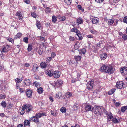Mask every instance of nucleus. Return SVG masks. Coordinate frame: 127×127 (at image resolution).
Here are the masks:
<instances>
[{
	"instance_id": "nucleus-1",
	"label": "nucleus",
	"mask_w": 127,
	"mask_h": 127,
	"mask_svg": "<svg viewBox=\"0 0 127 127\" xmlns=\"http://www.w3.org/2000/svg\"><path fill=\"white\" fill-rule=\"evenodd\" d=\"M115 70V68L112 65H103L100 67V71L105 73H107L109 74L113 73Z\"/></svg>"
},
{
	"instance_id": "nucleus-2",
	"label": "nucleus",
	"mask_w": 127,
	"mask_h": 127,
	"mask_svg": "<svg viewBox=\"0 0 127 127\" xmlns=\"http://www.w3.org/2000/svg\"><path fill=\"white\" fill-rule=\"evenodd\" d=\"M94 111L95 114H96L97 115H102L103 113L105 114H107V112L106 109L100 106L96 107L94 109Z\"/></svg>"
},
{
	"instance_id": "nucleus-3",
	"label": "nucleus",
	"mask_w": 127,
	"mask_h": 127,
	"mask_svg": "<svg viewBox=\"0 0 127 127\" xmlns=\"http://www.w3.org/2000/svg\"><path fill=\"white\" fill-rule=\"evenodd\" d=\"M23 107L26 110V111L27 113H30L32 109V106L30 104H25L23 106Z\"/></svg>"
},
{
	"instance_id": "nucleus-4",
	"label": "nucleus",
	"mask_w": 127,
	"mask_h": 127,
	"mask_svg": "<svg viewBox=\"0 0 127 127\" xmlns=\"http://www.w3.org/2000/svg\"><path fill=\"white\" fill-rule=\"evenodd\" d=\"M94 84V82L91 81L89 82L87 84V89L89 91H92L93 90V85Z\"/></svg>"
},
{
	"instance_id": "nucleus-5",
	"label": "nucleus",
	"mask_w": 127,
	"mask_h": 127,
	"mask_svg": "<svg viewBox=\"0 0 127 127\" xmlns=\"http://www.w3.org/2000/svg\"><path fill=\"white\" fill-rule=\"evenodd\" d=\"M30 80L28 79H25L23 82L22 86L23 87H25L26 86H29L30 85Z\"/></svg>"
},
{
	"instance_id": "nucleus-6",
	"label": "nucleus",
	"mask_w": 127,
	"mask_h": 127,
	"mask_svg": "<svg viewBox=\"0 0 127 127\" xmlns=\"http://www.w3.org/2000/svg\"><path fill=\"white\" fill-rule=\"evenodd\" d=\"M124 84L122 81L118 82L116 83V87L118 89H122L123 87Z\"/></svg>"
},
{
	"instance_id": "nucleus-7",
	"label": "nucleus",
	"mask_w": 127,
	"mask_h": 127,
	"mask_svg": "<svg viewBox=\"0 0 127 127\" xmlns=\"http://www.w3.org/2000/svg\"><path fill=\"white\" fill-rule=\"evenodd\" d=\"M26 94L27 96L29 98L32 97V91L29 89H27L26 91Z\"/></svg>"
},
{
	"instance_id": "nucleus-8",
	"label": "nucleus",
	"mask_w": 127,
	"mask_h": 127,
	"mask_svg": "<svg viewBox=\"0 0 127 127\" xmlns=\"http://www.w3.org/2000/svg\"><path fill=\"white\" fill-rule=\"evenodd\" d=\"M85 108L87 111H92L93 110V106L91 105L87 104L85 106Z\"/></svg>"
},
{
	"instance_id": "nucleus-9",
	"label": "nucleus",
	"mask_w": 127,
	"mask_h": 127,
	"mask_svg": "<svg viewBox=\"0 0 127 127\" xmlns=\"http://www.w3.org/2000/svg\"><path fill=\"white\" fill-rule=\"evenodd\" d=\"M10 49V47L9 45H4L3 47L2 51L3 52H7Z\"/></svg>"
},
{
	"instance_id": "nucleus-10",
	"label": "nucleus",
	"mask_w": 127,
	"mask_h": 127,
	"mask_svg": "<svg viewBox=\"0 0 127 127\" xmlns=\"http://www.w3.org/2000/svg\"><path fill=\"white\" fill-rule=\"evenodd\" d=\"M60 72L55 71L53 72L54 77L56 78H58L60 77Z\"/></svg>"
},
{
	"instance_id": "nucleus-11",
	"label": "nucleus",
	"mask_w": 127,
	"mask_h": 127,
	"mask_svg": "<svg viewBox=\"0 0 127 127\" xmlns=\"http://www.w3.org/2000/svg\"><path fill=\"white\" fill-rule=\"evenodd\" d=\"M29 121L31 122H34L35 123L39 122V120L35 116H32L30 118Z\"/></svg>"
},
{
	"instance_id": "nucleus-12",
	"label": "nucleus",
	"mask_w": 127,
	"mask_h": 127,
	"mask_svg": "<svg viewBox=\"0 0 127 127\" xmlns=\"http://www.w3.org/2000/svg\"><path fill=\"white\" fill-rule=\"evenodd\" d=\"M16 15L18 16L20 20H22L23 17V16L21 13V12L20 11H17L16 13Z\"/></svg>"
},
{
	"instance_id": "nucleus-13",
	"label": "nucleus",
	"mask_w": 127,
	"mask_h": 127,
	"mask_svg": "<svg viewBox=\"0 0 127 127\" xmlns=\"http://www.w3.org/2000/svg\"><path fill=\"white\" fill-rule=\"evenodd\" d=\"M121 72L123 75H125L127 73V68L126 67H124L122 68H121Z\"/></svg>"
},
{
	"instance_id": "nucleus-14",
	"label": "nucleus",
	"mask_w": 127,
	"mask_h": 127,
	"mask_svg": "<svg viewBox=\"0 0 127 127\" xmlns=\"http://www.w3.org/2000/svg\"><path fill=\"white\" fill-rule=\"evenodd\" d=\"M106 115H107V118L108 121H110L113 120V116L111 112H109L108 113L107 112V114Z\"/></svg>"
},
{
	"instance_id": "nucleus-15",
	"label": "nucleus",
	"mask_w": 127,
	"mask_h": 127,
	"mask_svg": "<svg viewBox=\"0 0 127 127\" xmlns=\"http://www.w3.org/2000/svg\"><path fill=\"white\" fill-rule=\"evenodd\" d=\"M54 71L53 70H49L46 72V74L50 77H51L53 75Z\"/></svg>"
},
{
	"instance_id": "nucleus-16",
	"label": "nucleus",
	"mask_w": 127,
	"mask_h": 127,
	"mask_svg": "<svg viewBox=\"0 0 127 127\" xmlns=\"http://www.w3.org/2000/svg\"><path fill=\"white\" fill-rule=\"evenodd\" d=\"M99 22V19L97 17H94L92 18V22L93 24L97 23Z\"/></svg>"
},
{
	"instance_id": "nucleus-17",
	"label": "nucleus",
	"mask_w": 127,
	"mask_h": 127,
	"mask_svg": "<svg viewBox=\"0 0 127 127\" xmlns=\"http://www.w3.org/2000/svg\"><path fill=\"white\" fill-rule=\"evenodd\" d=\"M40 65L42 68H45L47 66V63L45 62H42L40 64Z\"/></svg>"
},
{
	"instance_id": "nucleus-18",
	"label": "nucleus",
	"mask_w": 127,
	"mask_h": 127,
	"mask_svg": "<svg viewBox=\"0 0 127 127\" xmlns=\"http://www.w3.org/2000/svg\"><path fill=\"white\" fill-rule=\"evenodd\" d=\"M38 66L37 64H35L33 66L32 70L34 72H36L38 71Z\"/></svg>"
},
{
	"instance_id": "nucleus-19",
	"label": "nucleus",
	"mask_w": 127,
	"mask_h": 127,
	"mask_svg": "<svg viewBox=\"0 0 127 127\" xmlns=\"http://www.w3.org/2000/svg\"><path fill=\"white\" fill-rule=\"evenodd\" d=\"M71 32H76V34L78 33H80V32L76 28L74 27L71 30Z\"/></svg>"
},
{
	"instance_id": "nucleus-20",
	"label": "nucleus",
	"mask_w": 127,
	"mask_h": 127,
	"mask_svg": "<svg viewBox=\"0 0 127 127\" xmlns=\"http://www.w3.org/2000/svg\"><path fill=\"white\" fill-rule=\"evenodd\" d=\"M30 121H29L28 120H26L24 122V127H26V126L27 125L30 126Z\"/></svg>"
},
{
	"instance_id": "nucleus-21",
	"label": "nucleus",
	"mask_w": 127,
	"mask_h": 127,
	"mask_svg": "<svg viewBox=\"0 0 127 127\" xmlns=\"http://www.w3.org/2000/svg\"><path fill=\"white\" fill-rule=\"evenodd\" d=\"M83 19L81 18H79L77 20V22L78 24H82L83 23Z\"/></svg>"
},
{
	"instance_id": "nucleus-22",
	"label": "nucleus",
	"mask_w": 127,
	"mask_h": 127,
	"mask_svg": "<svg viewBox=\"0 0 127 127\" xmlns=\"http://www.w3.org/2000/svg\"><path fill=\"white\" fill-rule=\"evenodd\" d=\"M22 80L23 79L22 78L20 79L17 78L15 79V82L17 83H20L22 81Z\"/></svg>"
},
{
	"instance_id": "nucleus-23",
	"label": "nucleus",
	"mask_w": 127,
	"mask_h": 127,
	"mask_svg": "<svg viewBox=\"0 0 127 127\" xmlns=\"http://www.w3.org/2000/svg\"><path fill=\"white\" fill-rule=\"evenodd\" d=\"M22 35V34L20 33H18L17 34L15 35L14 37V39H16L17 38H20Z\"/></svg>"
},
{
	"instance_id": "nucleus-24",
	"label": "nucleus",
	"mask_w": 127,
	"mask_h": 127,
	"mask_svg": "<svg viewBox=\"0 0 127 127\" xmlns=\"http://www.w3.org/2000/svg\"><path fill=\"white\" fill-rule=\"evenodd\" d=\"M72 94L71 93L68 92L66 93L65 94V96L67 97L70 98L72 96Z\"/></svg>"
},
{
	"instance_id": "nucleus-25",
	"label": "nucleus",
	"mask_w": 127,
	"mask_h": 127,
	"mask_svg": "<svg viewBox=\"0 0 127 127\" xmlns=\"http://www.w3.org/2000/svg\"><path fill=\"white\" fill-rule=\"evenodd\" d=\"M107 21L108 25H112L114 22V21L112 19H108Z\"/></svg>"
},
{
	"instance_id": "nucleus-26",
	"label": "nucleus",
	"mask_w": 127,
	"mask_h": 127,
	"mask_svg": "<svg viewBox=\"0 0 127 127\" xmlns=\"http://www.w3.org/2000/svg\"><path fill=\"white\" fill-rule=\"evenodd\" d=\"M116 89L115 88L112 89L110 90L108 92V94L109 95H111L115 91Z\"/></svg>"
},
{
	"instance_id": "nucleus-27",
	"label": "nucleus",
	"mask_w": 127,
	"mask_h": 127,
	"mask_svg": "<svg viewBox=\"0 0 127 127\" xmlns=\"http://www.w3.org/2000/svg\"><path fill=\"white\" fill-rule=\"evenodd\" d=\"M1 105L4 108H5L6 107V103L5 101H2L0 103Z\"/></svg>"
},
{
	"instance_id": "nucleus-28",
	"label": "nucleus",
	"mask_w": 127,
	"mask_h": 127,
	"mask_svg": "<svg viewBox=\"0 0 127 127\" xmlns=\"http://www.w3.org/2000/svg\"><path fill=\"white\" fill-rule=\"evenodd\" d=\"M80 43L79 42H77L74 46V48L75 49H77L79 48L80 47Z\"/></svg>"
},
{
	"instance_id": "nucleus-29",
	"label": "nucleus",
	"mask_w": 127,
	"mask_h": 127,
	"mask_svg": "<svg viewBox=\"0 0 127 127\" xmlns=\"http://www.w3.org/2000/svg\"><path fill=\"white\" fill-rule=\"evenodd\" d=\"M36 25L38 29H40V23L39 21H36Z\"/></svg>"
},
{
	"instance_id": "nucleus-30",
	"label": "nucleus",
	"mask_w": 127,
	"mask_h": 127,
	"mask_svg": "<svg viewBox=\"0 0 127 127\" xmlns=\"http://www.w3.org/2000/svg\"><path fill=\"white\" fill-rule=\"evenodd\" d=\"M127 109V106L122 107L121 108V111L123 112H124L125 110Z\"/></svg>"
},
{
	"instance_id": "nucleus-31",
	"label": "nucleus",
	"mask_w": 127,
	"mask_h": 127,
	"mask_svg": "<svg viewBox=\"0 0 127 127\" xmlns=\"http://www.w3.org/2000/svg\"><path fill=\"white\" fill-rule=\"evenodd\" d=\"M86 51V50L85 49H83L80 51L79 53L81 55L84 54L85 53Z\"/></svg>"
},
{
	"instance_id": "nucleus-32",
	"label": "nucleus",
	"mask_w": 127,
	"mask_h": 127,
	"mask_svg": "<svg viewBox=\"0 0 127 127\" xmlns=\"http://www.w3.org/2000/svg\"><path fill=\"white\" fill-rule=\"evenodd\" d=\"M57 83L59 85H61L63 83V81L59 79L57 80Z\"/></svg>"
},
{
	"instance_id": "nucleus-33",
	"label": "nucleus",
	"mask_w": 127,
	"mask_h": 127,
	"mask_svg": "<svg viewBox=\"0 0 127 127\" xmlns=\"http://www.w3.org/2000/svg\"><path fill=\"white\" fill-rule=\"evenodd\" d=\"M32 44H29L28 45V47L27 49L28 51H30L32 50Z\"/></svg>"
},
{
	"instance_id": "nucleus-34",
	"label": "nucleus",
	"mask_w": 127,
	"mask_h": 127,
	"mask_svg": "<svg viewBox=\"0 0 127 127\" xmlns=\"http://www.w3.org/2000/svg\"><path fill=\"white\" fill-rule=\"evenodd\" d=\"M81 56H75L74 59L76 61H80L81 60Z\"/></svg>"
},
{
	"instance_id": "nucleus-35",
	"label": "nucleus",
	"mask_w": 127,
	"mask_h": 127,
	"mask_svg": "<svg viewBox=\"0 0 127 127\" xmlns=\"http://www.w3.org/2000/svg\"><path fill=\"white\" fill-rule=\"evenodd\" d=\"M6 97V95L4 94L0 95V99H4Z\"/></svg>"
},
{
	"instance_id": "nucleus-36",
	"label": "nucleus",
	"mask_w": 127,
	"mask_h": 127,
	"mask_svg": "<svg viewBox=\"0 0 127 127\" xmlns=\"http://www.w3.org/2000/svg\"><path fill=\"white\" fill-rule=\"evenodd\" d=\"M43 89L41 87H40L37 89V92L39 94H41L43 92Z\"/></svg>"
},
{
	"instance_id": "nucleus-37",
	"label": "nucleus",
	"mask_w": 127,
	"mask_h": 127,
	"mask_svg": "<svg viewBox=\"0 0 127 127\" xmlns=\"http://www.w3.org/2000/svg\"><path fill=\"white\" fill-rule=\"evenodd\" d=\"M60 111L62 113H65L66 112V109L65 107H62L61 108Z\"/></svg>"
},
{
	"instance_id": "nucleus-38",
	"label": "nucleus",
	"mask_w": 127,
	"mask_h": 127,
	"mask_svg": "<svg viewBox=\"0 0 127 127\" xmlns=\"http://www.w3.org/2000/svg\"><path fill=\"white\" fill-rule=\"evenodd\" d=\"M35 116L36 117V118H38V119L42 117L41 113H36L35 115Z\"/></svg>"
},
{
	"instance_id": "nucleus-39",
	"label": "nucleus",
	"mask_w": 127,
	"mask_h": 127,
	"mask_svg": "<svg viewBox=\"0 0 127 127\" xmlns=\"http://www.w3.org/2000/svg\"><path fill=\"white\" fill-rule=\"evenodd\" d=\"M52 22L54 23H55L56 21L57 20V17L53 15L52 16Z\"/></svg>"
},
{
	"instance_id": "nucleus-40",
	"label": "nucleus",
	"mask_w": 127,
	"mask_h": 127,
	"mask_svg": "<svg viewBox=\"0 0 127 127\" xmlns=\"http://www.w3.org/2000/svg\"><path fill=\"white\" fill-rule=\"evenodd\" d=\"M22 110L20 112V114L21 115H23L24 114V113L25 112V108H24V107H23V106H22Z\"/></svg>"
},
{
	"instance_id": "nucleus-41",
	"label": "nucleus",
	"mask_w": 127,
	"mask_h": 127,
	"mask_svg": "<svg viewBox=\"0 0 127 127\" xmlns=\"http://www.w3.org/2000/svg\"><path fill=\"white\" fill-rule=\"evenodd\" d=\"M77 35L79 39V40H81L83 38L82 37L80 33H78L77 34Z\"/></svg>"
},
{
	"instance_id": "nucleus-42",
	"label": "nucleus",
	"mask_w": 127,
	"mask_h": 127,
	"mask_svg": "<svg viewBox=\"0 0 127 127\" xmlns=\"http://www.w3.org/2000/svg\"><path fill=\"white\" fill-rule=\"evenodd\" d=\"M56 97L58 98H59L62 96V93L61 92L59 93L56 94Z\"/></svg>"
},
{
	"instance_id": "nucleus-43",
	"label": "nucleus",
	"mask_w": 127,
	"mask_h": 127,
	"mask_svg": "<svg viewBox=\"0 0 127 127\" xmlns=\"http://www.w3.org/2000/svg\"><path fill=\"white\" fill-rule=\"evenodd\" d=\"M64 2L67 4H70L71 2V0H64Z\"/></svg>"
},
{
	"instance_id": "nucleus-44",
	"label": "nucleus",
	"mask_w": 127,
	"mask_h": 127,
	"mask_svg": "<svg viewBox=\"0 0 127 127\" xmlns=\"http://www.w3.org/2000/svg\"><path fill=\"white\" fill-rule=\"evenodd\" d=\"M28 38L27 37H25L23 39V41L25 42L26 43H28Z\"/></svg>"
},
{
	"instance_id": "nucleus-45",
	"label": "nucleus",
	"mask_w": 127,
	"mask_h": 127,
	"mask_svg": "<svg viewBox=\"0 0 127 127\" xmlns=\"http://www.w3.org/2000/svg\"><path fill=\"white\" fill-rule=\"evenodd\" d=\"M77 7L79 10H81L82 11H84V9L82 8V6L81 5H78Z\"/></svg>"
},
{
	"instance_id": "nucleus-46",
	"label": "nucleus",
	"mask_w": 127,
	"mask_h": 127,
	"mask_svg": "<svg viewBox=\"0 0 127 127\" xmlns=\"http://www.w3.org/2000/svg\"><path fill=\"white\" fill-rule=\"evenodd\" d=\"M112 120L113 122L114 123H117L119 122L118 120L116 118H113Z\"/></svg>"
},
{
	"instance_id": "nucleus-47",
	"label": "nucleus",
	"mask_w": 127,
	"mask_h": 127,
	"mask_svg": "<svg viewBox=\"0 0 127 127\" xmlns=\"http://www.w3.org/2000/svg\"><path fill=\"white\" fill-rule=\"evenodd\" d=\"M7 39L8 41L11 42L12 43H14V40L12 38H8Z\"/></svg>"
},
{
	"instance_id": "nucleus-48",
	"label": "nucleus",
	"mask_w": 127,
	"mask_h": 127,
	"mask_svg": "<svg viewBox=\"0 0 127 127\" xmlns=\"http://www.w3.org/2000/svg\"><path fill=\"white\" fill-rule=\"evenodd\" d=\"M31 15L32 17L34 18H35L36 16V13L33 12H31Z\"/></svg>"
},
{
	"instance_id": "nucleus-49",
	"label": "nucleus",
	"mask_w": 127,
	"mask_h": 127,
	"mask_svg": "<svg viewBox=\"0 0 127 127\" xmlns=\"http://www.w3.org/2000/svg\"><path fill=\"white\" fill-rule=\"evenodd\" d=\"M45 12L46 13H49L50 12V10L49 7H47L46 8L45 10Z\"/></svg>"
},
{
	"instance_id": "nucleus-50",
	"label": "nucleus",
	"mask_w": 127,
	"mask_h": 127,
	"mask_svg": "<svg viewBox=\"0 0 127 127\" xmlns=\"http://www.w3.org/2000/svg\"><path fill=\"white\" fill-rule=\"evenodd\" d=\"M50 112L51 114H52L53 116H56V115L55 111H52V110H51V111Z\"/></svg>"
},
{
	"instance_id": "nucleus-51",
	"label": "nucleus",
	"mask_w": 127,
	"mask_h": 127,
	"mask_svg": "<svg viewBox=\"0 0 127 127\" xmlns=\"http://www.w3.org/2000/svg\"><path fill=\"white\" fill-rule=\"evenodd\" d=\"M20 91L21 93H22L25 92V91L24 89L23 88H20Z\"/></svg>"
},
{
	"instance_id": "nucleus-52",
	"label": "nucleus",
	"mask_w": 127,
	"mask_h": 127,
	"mask_svg": "<svg viewBox=\"0 0 127 127\" xmlns=\"http://www.w3.org/2000/svg\"><path fill=\"white\" fill-rule=\"evenodd\" d=\"M90 32L92 34H95L96 32V31L94 29L91 30Z\"/></svg>"
},
{
	"instance_id": "nucleus-53",
	"label": "nucleus",
	"mask_w": 127,
	"mask_h": 127,
	"mask_svg": "<svg viewBox=\"0 0 127 127\" xmlns=\"http://www.w3.org/2000/svg\"><path fill=\"white\" fill-rule=\"evenodd\" d=\"M69 39L70 40L73 41L74 40L75 38L74 37L70 36L69 37Z\"/></svg>"
},
{
	"instance_id": "nucleus-54",
	"label": "nucleus",
	"mask_w": 127,
	"mask_h": 127,
	"mask_svg": "<svg viewBox=\"0 0 127 127\" xmlns=\"http://www.w3.org/2000/svg\"><path fill=\"white\" fill-rule=\"evenodd\" d=\"M122 38L124 40H126L127 39V35L126 34H124L122 36Z\"/></svg>"
},
{
	"instance_id": "nucleus-55",
	"label": "nucleus",
	"mask_w": 127,
	"mask_h": 127,
	"mask_svg": "<svg viewBox=\"0 0 127 127\" xmlns=\"http://www.w3.org/2000/svg\"><path fill=\"white\" fill-rule=\"evenodd\" d=\"M123 22L124 23H127V16L125 17L124 18Z\"/></svg>"
},
{
	"instance_id": "nucleus-56",
	"label": "nucleus",
	"mask_w": 127,
	"mask_h": 127,
	"mask_svg": "<svg viewBox=\"0 0 127 127\" xmlns=\"http://www.w3.org/2000/svg\"><path fill=\"white\" fill-rule=\"evenodd\" d=\"M39 84V83L35 81L33 83V85H34L36 87H37Z\"/></svg>"
},
{
	"instance_id": "nucleus-57",
	"label": "nucleus",
	"mask_w": 127,
	"mask_h": 127,
	"mask_svg": "<svg viewBox=\"0 0 127 127\" xmlns=\"http://www.w3.org/2000/svg\"><path fill=\"white\" fill-rule=\"evenodd\" d=\"M120 105V104L119 102H116L115 104V106L117 107H119Z\"/></svg>"
},
{
	"instance_id": "nucleus-58",
	"label": "nucleus",
	"mask_w": 127,
	"mask_h": 127,
	"mask_svg": "<svg viewBox=\"0 0 127 127\" xmlns=\"http://www.w3.org/2000/svg\"><path fill=\"white\" fill-rule=\"evenodd\" d=\"M107 56H100V58L101 60H104L106 58Z\"/></svg>"
},
{
	"instance_id": "nucleus-59",
	"label": "nucleus",
	"mask_w": 127,
	"mask_h": 127,
	"mask_svg": "<svg viewBox=\"0 0 127 127\" xmlns=\"http://www.w3.org/2000/svg\"><path fill=\"white\" fill-rule=\"evenodd\" d=\"M95 1L98 3H100L103 2V0H95Z\"/></svg>"
},
{
	"instance_id": "nucleus-60",
	"label": "nucleus",
	"mask_w": 127,
	"mask_h": 127,
	"mask_svg": "<svg viewBox=\"0 0 127 127\" xmlns=\"http://www.w3.org/2000/svg\"><path fill=\"white\" fill-rule=\"evenodd\" d=\"M34 77L37 80H38L39 79V76H38L37 75H35L34 76Z\"/></svg>"
},
{
	"instance_id": "nucleus-61",
	"label": "nucleus",
	"mask_w": 127,
	"mask_h": 127,
	"mask_svg": "<svg viewBox=\"0 0 127 127\" xmlns=\"http://www.w3.org/2000/svg\"><path fill=\"white\" fill-rule=\"evenodd\" d=\"M20 88V86L18 84L16 83V89H18Z\"/></svg>"
},
{
	"instance_id": "nucleus-62",
	"label": "nucleus",
	"mask_w": 127,
	"mask_h": 127,
	"mask_svg": "<svg viewBox=\"0 0 127 127\" xmlns=\"http://www.w3.org/2000/svg\"><path fill=\"white\" fill-rule=\"evenodd\" d=\"M66 18L65 17H63L62 18H61L60 19V20L61 21H63L65 20Z\"/></svg>"
},
{
	"instance_id": "nucleus-63",
	"label": "nucleus",
	"mask_w": 127,
	"mask_h": 127,
	"mask_svg": "<svg viewBox=\"0 0 127 127\" xmlns=\"http://www.w3.org/2000/svg\"><path fill=\"white\" fill-rule=\"evenodd\" d=\"M119 21V20H117L115 21V23H114L113 25V26L116 25L118 24V22Z\"/></svg>"
},
{
	"instance_id": "nucleus-64",
	"label": "nucleus",
	"mask_w": 127,
	"mask_h": 127,
	"mask_svg": "<svg viewBox=\"0 0 127 127\" xmlns=\"http://www.w3.org/2000/svg\"><path fill=\"white\" fill-rule=\"evenodd\" d=\"M17 127H24V126L22 124H19L17 126Z\"/></svg>"
}]
</instances>
